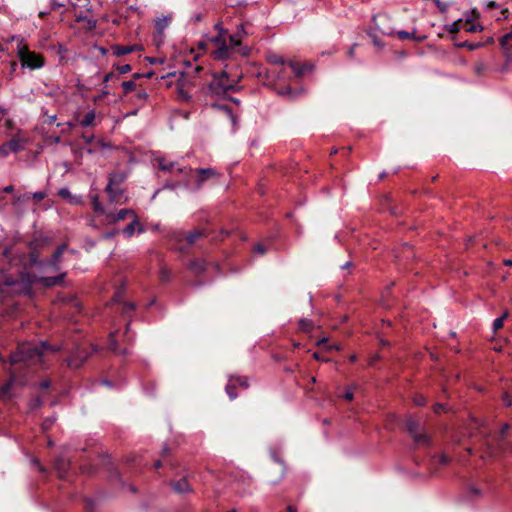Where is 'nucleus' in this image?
I'll return each instance as SVG.
<instances>
[{
    "mask_svg": "<svg viewBox=\"0 0 512 512\" xmlns=\"http://www.w3.org/2000/svg\"><path fill=\"white\" fill-rule=\"evenodd\" d=\"M58 349V347H52L46 342L22 343L18 346L17 350L10 355L9 362L11 365L23 363L27 366L42 364L46 352H55Z\"/></svg>",
    "mask_w": 512,
    "mask_h": 512,
    "instance_id": "f257e3e1",
    "label": "nucleus"
},
{
    "mask_svg": "<svg viewBox=\"0 0 512 512\" xmlns=\"http://www.w3.org/2000/svg\"><path fill=\"white\" fill-rule=\"evenodd\" d=\"M176 172L184 177V185L186 187H193L196 190L200 189L206 180L218 175V172L213 168H199L193 170L190 167L177 166Z\"/></svg>",
    "mask_w": 512,
    "mask_h": 512,
    "instance_id": "f03ea898",
    "label": "nucleus"
},
{
    "mask_svg": "<svg viewBox=\"0 0 512 512\" xmlns=\"http://www.w3.org/2000/svg\"><path fill=\"white\" fill-rule=\"evenodd\" d=\"M16 53L23 69L38 70L45 66L43 55L31 51L23 38H17Z\"/></svg>",
    "mask_w": 512,
    "mask_h": 512,
    "instance_id": "7ed1b4c3",
    "label": "nucleus"
},
{
    "mask_svg": "<svg viewBox=\"0 0 512 512\" xmlns=\"http://www.w3.org/2000/svg\"><path fill=\"white\" fill-rule=\"evenodd\" d=\"M31 290V282L24 275H3L0 278V294L3 296H12L27 294Z\"/></svg>",
    "mask_w": 512,
    "mask_h": 512,
    "instance_id": "20e7f679",
    "label": "nucleus"
},
{
    "mask_svg": "<svg viewBox=\"0 0 512 512\" xmlns=\"http://www.w3.org/2000/svg\"><path fill=\"white\" fill-rule=\"evenodd\" d=\"M238 83V79L230 77L225 71L213 75L208 85L211 94L216 96L224 95L227 91L234 90Z\"/></svg>",
    "mask_w": 512,
    "mask_h": 512,
    "instance_id": "39448f33",
    "label": "nucleus"
},
{
    "mask_svg": "<svg viewBox=\"0 0 512 512\" xmlns=\"http://www.w3.org/2000/svg\"><path fill=\"white\" fill-rule=\"evenodd\" d=\"M226 37L227 34H217L210 39V41L217 46V49L213 52L215 59H228L234 52V48H231V43L229 42V44H227Z\"/></svg>",
    "mask_w": 512,
    "mask_h": 512,
    "instance_id": "423d86ee",
    "label": "nucleus"
},
{
    "mask_svg": "<svg viewBox=\"0 0 512 512\" xmlns=\"http://www.w3.org/2000/svg\"><path fill=\"white\" fill-rule=\"evenodd\" d=\"M406 428L409 434L413 437L415 443L419 445H428L430 443L428 435L419 431L420 427L417 420L408 418L406 420Z\"/></svg>",
    "mask_w": 512,
    "mask_h": 512,
    "instance_id": "0eeeda50",
    "label": "nucleus"
},
{
    "mask_svg": "<svg viewBox=\"0 0 512 512\" xmlns=\"http://www.w3.org/2000/svg\"><path fill=\"white\" fill-rule=\"evenodd\" d=\"M29 142V137L22 130H17V132L12 136V138L7 141L10 150L13 153H17L26 148L27 143Z\"/></svg>",
    "mask_w": 512,
    "mask_h": 512,
    "instance_id": "6e6552de",
    "label": "nucleus"
},
{
    "mask_svg": "<svg viewBox=\"0 0 512 512\" xmlns=\"http://www.w3.org/2000/svg\"><path fill=\"white\" fill-rule=\"evenodd\" d=\"M105 192L107 193L108 200L111 204L122 205L128 202V196L121 186H114L111 190L109 189V186H106Z\"/></svg>",
    "mask_w": 512,
    "mask_h": 512,
    "instance_id": "1a4fd4ad",
    "label": "nucleus"
},
{
    "mask_svg": "<svg viewBox=\"0 0 512 512\" xmlns=\"http://www.w3.org/2000/svg\"><path fill=\"white\" fill-rule=\"evenodd\" d=\"M245 35H247V32L244 28V25H242V24L237 27V30L234 34L229 35V41L231 43V48H234V51H238L242 55L248 54L247 47L241 48V40Z\"/></svg>",
    "mask_w": 512,
    "mask_h": 512,
    "instance_id": "9d476101",
    "label": "nucleus"
},
{
    "mask_svg": "<svg viewBox=\"0 0 512 512\" xmlns=\"http://www.w3.org/2000/svg\"><path fill=\"white\" fill-rule=\"evenodd\" d=\"M89 357V353L82 347L77 346L75 351L66 359L67 365L71 368H79Z\"/></svg>",
    "mask_w": 512,
    "mask_h": 512,
    "instance_id": "9b49d317",
    "label": "nucleus"
},
{
    "mask_svg": "<svg viewBox=\"0 0 512 512\" xmlns=\"http://www.w3.org/2000/svg\"><path fill=\"white\" fill-rule=\"evenodd\" d=\"M104 216L109 222L117 223L126 219L129 216L133 218L134 216H136V214L132 209L124 208L118 211L117 213L106 211V214Z\"/></svg>",
    "mask_w": 512,
    "mask_h": 512,
    "instance_id": "f8f14e48",
    "label": "nucleus"
},
{
    "mask_svg": "<svg viewBox=\"0 0 512 512\" xmlns=\"http://www.w3.org/2000/svg\"><path fill=\"white\" fill-rule=\"evenodd\" d=\"M236 385L247 388L248 387L247 378H245V377L230 378L229 383L226 385V392L231 400H233L237 397V394L234 392Z\"/></svg>",
    "mask_w": 512,
    "mask_h": 512,
    "instance_id": "ddd939ff",
    "label": "nucleus"
},
{
    "mask_svg": "<svg viewBox=\"0 0 512 512\" xmlns=\"http://www.w3.org/2000/svg\"><path fill=\"white\" fill-rule=\"evenodd\" d=\"M8 373L10 374V379L0 386V399L3 400L11 398V390L16 381V373L11 368L8 369Z\"/></svg>",
    "mask_w": 512,
    "mask_h": 512,
    "instance_id": "4468645a",
    "label": "nucleus"
},
{
    "mask_svg": "<svg viewBox=\"0 0 512 512\" xmlns=\"http://www.w3.org/2000/svg\"><path fill=\"white\" fill-rule=\"evenodd\" d=\"M508 430H509V425L508 424L503 425V427L496 439V447H491L490 445L488 446L490 456H495L498 453H505V444H504L502 438Z\"/></svg>",
    "mask_w": 512,
    "mask_h": 512,
    "instance_id": "2eb2a0df",
    "label": "nucleus"
},
{
    "mask_svg": "<svg viewBox=\"0 0 512 512\" xmlns=\"http://www.w3.org/2000/svg\"><path fill=\"white\" fill-rule=\"evenodd\" d=\"M127 179V174L124 171H116L109 174L107 186L111 190L114 186H121Z\"/></svg>",
    "mask_w": 512,
    "mask_h": 512,
    "instance_id": "dca6fc26",
    "label": "nucleus"
},
{
    "mask_svg": "<svg viewBox=\"0 0 512 512\" xmlns=\"http://www.w3.org/2000/svg\"><path fill=\"white\" fill-rule=\"evenodd\" d=\"M136 226H138V232L139 233H142L144 231V229L140 226L139 224V221H138V218L137 216H134L132 218V221L131 223H129L124 229H123V234L126 236V237H131L133 236L134 232H135V228Z\"/></svg>",
    "mask_w": 512,
    "mask_h": 512,
    "instance_id": "f3484780",
    "label": "nucleus"
},
{
    "mask_svg": "<svg viewBox=\"0 0 512 512\" xmlns=\"http://www.w3.org/2000/svg\"><path fill=\"white\" fill-rule=\"evenodd\" d=\"M58 195L68 201L71 204H79L81 203V197L72 195L70 190L66 187L61 188L58 191Z\"/></svg>",
    "mask_w": 512,
    "mask_h": 512,
    "instance_id": "a211bd4d",
    "label": "nucleus"
},
{
    "mask_svg": "<svg viewBox=\"0 0 512 512\" xmlns=\"http://www.w3.org/2000/svg\"><path fill=\"white\" fill-rule=\"evenodd\" d=\"M156 162L158 163V167L160 170L164 172H172L177 164L173 161L168 160L165 157L156 158Z\"/></svg>",
    "mask_w": 512,
    "mask_h": 512,
    "instance_id": "6ab92c4d",
    "label": "nucleus"
},
{
    "mask_svg": "<svg viewBox=\"0 0 512 512\" xmlns=\"http://www.w3.org/2000/svg\"><path fill=\"white\" fill-rule=\"evenodd\" d=\"M156 162L158 163V167L160 170L164 172H172L177 164L173 161L168 160L165 157L156 158Z\"/></svg>",
    "mask_w": 512,
    "mask_h": 512,
    "instance_id": "aec40b11",
    "label": "nucleus"
},
{
    "mask_svg": "<svg viewBox=\"0 0 512 512\" xmlns=\"http://www.w3.org/2000/svg\"><path fill=\"white\" fill-rule=\"evenodd\" d=\"M69 465V461L64 457H59L54 462V468L61 477L67 472Z\"/></svg>",
    "mask_w": 512,
    "mask_h": 512,
    "instance_id": "412c9836",
    "label": "nucleus"
},
{
    "mask_svg": "<svg viewBox=\"0 0 512 512\" xmlns=\"http://www.w3.org/2000/svg\"><path fill=\"white\" fill-rule=\"evenodd\" d=\"M137 49L136 45L132 46H121V45H115L112 47L113 54L115 56H123L126 54H129Z\"/></svg>",
    "mask_w": 512,
    "mask_h": 512,
    "instance_id": "4be33fe9",
    "label": "nucleus"
},
{
    "mask_svg": "<svg viewBox=\"0 0 512 512\" xmlns=\"http://www.w3.org/2000/svg\"><path fill=\"white\" fill-rule=\"evenodd\" d=\"M172 488L175 492L181 493V494L186 493L191 490L189 483L187 482V480L185 478H183L179 481L173 482Z\"/></svg>",
    "mask_w": 512,
    "mask_h": 512,
    "instance_id": "5701e85b",
    "label": "nucleus"
},
{
    "mask_svg": "<svg viewBox=\"0 0 512 512\" xmlns=\"http://www.w3.org/2000/svg\"><path fill=\"white\" fill-rule=\"evenodd\" d=\"M65 275H66L65 273H61L60 275H58L56 277H43L41 279V282L46 287H52V286L60 284L61 281L64 279Z\"/></svg>",
    "mask_w": 512,
    "mask_h": 512,
    "instance_id": "b1692460",
    "label": "nucleus"
},
{
    "mask_svg": "<svg viewBox=\"0 0 512 512\" xmlns=\"http://www.w3.org/2000/svg\"><path fill=\"white\" fill-rule=\"evenodd\" d=\"M96 113L95 110H90L85 114L80 124L82 127H90L95 124Z\"/></svg>",
    "mask_w": 512,
    "mask_h": 512,
    "instance_id": "393cba45",
    "label": "nucleus"
},
{
    "mask_svg": "<svg viewBox=\"0 0 512 512\" xmlns=\"http://www.w3.org/2000/svg\"><path fill=\"white\" fill-rule=\"evenodd\" d=\"M90 199H91V203H92V206H93V210L96 213H98V214L105 215L106 214V210L102 206V204H101V202L99 200V196L97 194H94V195L90 196Z\"/></svg>",
    "mask_w": 512,
    "mask_h": 512,
    "instance_id": "a878e982",
    "label": "nucleus"
},
{
    "mask_svg": "<svg viewBox=\"0 0 512 512\" xmlns=\"http://www.w3.org/2000/svg\"><path fill=\"white\" fill-rule=\"evenodd\" d=\"M189 268L196 274H200L206 270V262L204 260L191 261Z\"/></svg>",
    "mask_w": 512,
    "mask_h": 512,
    "instance_id": "bb28decb",
    "label": "nucleus"
},
{
    "mask_svg": "<svg viewBox=\"0 0 512 512\" xmlns=\"http://www.w3.org/2000/svg\"><path fill=\"white\" fill-rule=\"evenodd\" d=\"M171 21L170 17L164 16L162 18H159L155 22L156 30L159 34H162L163 31L169 26Z\"/></svg>",
    "mask_w": 512,
    "mask_h": 512,
    "instance_id": "cd10ccee",
    "label": "nucleus"
},
{
    "mask_svg": "<svg viewBox=\"0 0 512 512\" xmlns=\"http://www.w3.org/2000/svg\"><path fill=\"white\" fill-rule=\"evenodd\" d=\"M67 249L66 245H60L52 256V265L57 269L56 265L60 261V258L64 251Z\"/></svg>",
    "mask_w": 512,
    "mask_h": 512,
    "instance_id": "c85d7f7f",
    "label": "nucleus"
},
{
    "mask_svg": "<svg viewBox=\"0 0 512 512\" xmlns=\"http://www.w3.org/2000/svg\"><path fill=\"white\" fill-rule=\"evenodd\" d=\"M203 236V231L201 230H194L193 232L189 233L186 236V240L188 244H194L197 239Z\"/></svg>",
    "mask_w": 512,
    "mask_h": 512,
    "instance_id": "c756f323",
    "label": "nucleus"
},
{
    "mask_svg": "<svg viewBox=\"0 0 512 512\" xmlns=\"http://www.w3.org/2000/svg\"><path fill=\"white\" fill-rule=\"evenodd\" d=\"M291 69L293 70V72L297 75V76H301L304 74V72L306 71V68L307 66L306 65H297L293 62H290L289 63Z\"/></svg>",
    "mask_w": 512,
    "mask_h": 512,
    "instance_id": "7c9ffc66",
    "label": "nucleus"
},
{
    "mask_svg": "<svg viewBox=\"0 0 512 512\" xmlns=\"http://www.w3.org/2000/svg\"><path fill=\"white\" fill-rule=\"evenodd\" d=\"M507 316H508V312L506 311V312H504V314L501 317H498L493 321V330L494 331H497L503 327L504 319H506Z\"/></svg>",
    "mask_w": 512,
    "mask_h": 512,
    "instance_id": "2f4dec72",
    "label": "nucleus"
},
{
    "mask_svg": "<svg viewBox=\"0 0 512 512\" xmlns=\"http://www.w3.org/2000/svg\"><path fill=\"white\" fill-rule=\"evenodd\" d=\"M108 348L110 350H112L113 352H120L118 350V344L116 342V339H115V332H111L110 335H109V344H108Z\"/></svg>",
    "mask_w": 512,
    "mask_h": 512,
    "instance_id": "473e14b6",
    "label": "nucleus"
},
{
    "mask_svg": "<svg viewBox=\"0 0 512 512\" xmlns=\"http://www.w3.org/2000/svg\"><path fill=\"white\" fill-rule=\"evenodd\" d=\"M135 87H136V84L132 80L122 82V88H123L124 94H128V93L132 92L135 89Z\"/></svg>",
    "mask_w": 512,
    "mask_h": 512,
    "instance_id": "72a5a7b5",
    "label": "nucleus"
},
{
    "mask_svg": "<svg viewBox=\"0 0 512 512\" xmlns=\"http://www.w3.org/2000/svg\"><path fill=\"white\" fill-rule=\"evenodd\" d=\"M31 199V194L30 193H25V194H21V195H15L14 196V203L15 204H19V203H24V202H27Z\"/></svg>",
    "mask_w": 512,
    "mask_h": 512,
    "instance_id": "f704fd0d",
    "label": "nucleus"
},
{
    "mask_svg": "<svg viewBox=\"0 0 512 512\" xmlns=\"http://www.w3.org/2000/svg\"><path fill=\"white\" fill-rule=\"evenodd\" d=\"M177 94L180 100L189 101L191 99L190 94L183 87L177 89Z\"/></svg>",
    "mask_w": 512,
    "mask_h": 512,
    "instance_id": "c9c22d12",
    "label": "nucleus"
},
{
    "mask_svg": "<svg viewBox=\"0 0 512 512\" xmlns=\"http://www.w3.org/2000/svg\"><path fill=\"white\" fill-rule=\"evenodd\" d=\"M299 326L303 331L308 332L312 329V322L308 319H301L299 321Z\"/></svg>",
    "mask_w": 512,
    "mask_h": 512,
    "instance_id": "e433bc0d",
    "label": "nucleus"
},
{
    "mask_svg": "<svg viewBox=\"0 0 512 512\" xmlns=\"http://www.w3.org/2000/svg\"><path fill=\"white\" fill-rule=\"evenodd\" d=\"M12 151L10 150L8 144L5 142L2 145H0V158L7 157Z\"/></svg>",
    "mask_w": 512,
    "mask_h": 512,
    "instance_id": "4c0bfd02",
    "label": "nucleus"
},
{
    "mask_svg": "<svg viewBox=\"0 0 512 512\" xmlns=\"http://www.w3.org/2000/svg\"><path fill=\"white\" fill-rule=\"evenodd\" d=\"M46 143L48 145H57L60 143V136L50 135L46 137Z\"/></svg>",
    "mask_w": 512,
    "mask_h": 512,
    "instance_id": "58836bf2",
    "label": "nucleus"
},
{
    "mask_svg": "<svg viewBox=\"0 0 512 512\" xmlns=\"http://www.w3.org/2000/svg\"><path fill=\"white\" fill-rule=\"evenodd\" d=\"M268 60L273 64H284L282 57L276 54L269 55Z\"/></svg>",
    "mask_w": 512,
    "mask_h": 512,
    "instance_id": "ea45409f",
    "label": "nucleus"
},
{
    "mask_svg": "<svg viewBox=\"0 0 512 512\" xmlns=\"http://www.w3.org/2000/svg\"><path fill=\"white\" fill-rule=\"evenodd\" d=\"M511 39H512V32H510V33H506L505 35H503V36L501 37V40H500V44H501V46H502L503 48H505V47L509 44V42H510V40H511Z\"/></svg>",
    "mask_w": 512,
    "mask_h": 512,
    "instance_id": "a19ab883",
    "label": "nucleus"
},
{
    "mask_svg": "<svg viewBox=\"0 0 512 512\" xmlns=\"http://www.w3.org/2000/svg\"><path fill=\"white\" fill-rule=\"evenodd\" d=\"M170 277H171V273H170V271L167 268H162L160 270V279H161V281L166 282V281H168L170 279Z\"/></svg>",
    "mask_w": 512,
    "mask_h": 512,
    "instance_id": "79ce46f5",
    "label": "nucleus"
},
{
    "mask_svg": "<svg viewBox=\"0 0 512 512\" xmlns=\"http://www.w3.org/2000/svg\"><path fill=\"white\" fill-rule=\"evenodd\" d=\"M31 194V198L37 200V201H41L43 200L46 196H47V192L46 191H37V192H34V193H30Z\"/></svg>",
    "mask_w": 512,
    "mask_h": 512,
    "instance_id": "37998d69",
    "label": "nucleus"
},
{
    "mask_svg": "<svg viewBox=\"0 0 512 512\" xmlns=\"http://www.w3.org/2000/svg\"><path fill=\"white\" fill-rule=\"evenodd\" d=\"M414 403L417 406H424L427 403V401L423 395H416L414 397Z\"/></svg>",
    "mask_w": 512,
    "mask_h": 512,
    "instance_id": "c03bdc74",
    "label": "nucleus"
},
{
    "mask_svg": "<svg viewBox=\"0 0 512 512\" xmlns=\"http://www.w3.org/2000/svg\"><path fill=\"white\" fill-rule=\"evenodd\" d=\"M116 70L119 74H125L131 70V66L129 64L118 65L116 66Z\"/></svg>",
    "mask_w": 512,
    "mask_h": 512,
    "instance_id": "a18cd8bd",
    "label": "nucleus"
},
{
    "mask_svg": "<svg viewBox=\"0 0 512 512\" xmlns=\"http://www.w3.org/2000/svg\"><path fill=\"white\" fill-rule=\"evenodd\" d=\"M135 309V304L132 302L125 303L122 308V313L127 314Z\"/></svg>",
    "mask_w": 512,
    "mask_h": 512,
    "instance_id": "49530a36",
    "label": "nucleus"
},
{
    "mask_svg": "<svg viewBox=\"0 0 512 512\" xmlns=\"http://www.w3.org/2000/svg\"><path fill=\"white\" fill-rule=\"evenodd\" d=\"M214 29L218 32V34H227V30L223 28L221 22L216 23L214 25Z\"/></svg>",
    "mask_w": 512,
    "mask_h": 512,
    "instance_id": "de8ad7c7",
    "label": "nucleus"
},
{
    "mask_svg": "<svg viewBox=\"0 0 512 512\" xmlns=\"http://www.w3.org/2000/svg\"><path fill=\"white\" fill-rule=\"evenodd\" d=\"M460 47H467L469 50H474L475 48L479 47L480 44H472L468 42H463L459 44Z\"/></svg>",
    "mask_w": 512,
    "mask_h": 512,
    "instance_id": "09e8293b",
    "label": "nucleus"
},
{
    "mask_svg": "<svg viewBox=\"0 0 512 512\" xmlns=\"http://www.w3.org/2000/svg\"><path fill=\"white\" fill-rule=\"evenodd\" d=\"M433 410L435 413L439 414L442 411H445V405L441 403H437L434 405Z\"/></svg>",
    "mask_w": 512,
    "mask_h": 512,
    "instance_id": "8fccbe9b",
    "label": "nucleus"
},
{
    "mask_svg": "<svg viewBox=\"0 0 512 512\" xmlns=\"http://www.w3.org/2000/svg\"><path fill=\"white\" fill-rule=\"evenodd\" d=\"M397 34H398V37H399L400 39H408V38H411V34H410L409 32H407V31H403V30H402V31H399Z\"/></svg>",
    "mask_w": 512,
    "mask_h": 512,
    "instance_id": "3c124183",
    "label": "nucleus"
},
{
    "mask_svg": "<svg viewBox=\"0 0 512 512\" xmlns=\"http://www.w3.org/2000/svg\"><path fill=\"white\" fill-rule=\"evenodd\" d=\"M136 96L138 100L145 101L148 97V94L145 91H139Z\"/></svg>",
    "mask_w": 512,
    "mask_h": 512,
    "instance_id": "603ef678",
    "label": "nucleus"
},
{
    "mask_svg": "<svg viewBox=\"0 0 512 512\" xmlns=\"http://www.w3.org/2000/svg\"><path fill=\"white\" fill-rule=\"evenodd\" d=\"M503 403L506 406H511L512 405V400H511L510 396L507 393H505L503 395Z\"/></svg>",
    "mask_w": 512,
    "mask_h": 512,
    "instance_id": "864d4df0",
    "label": "nucleus"
},
{
    "mask_svg": "<svg viewBox=\"0 0 512 512\" xmlns=\"http://www.w3.org/2000/svg\"><path fill=\"white\" fill-rule=\"evenodd\" d=\"M439 461L441 462V464L446 465V464H448V463H449L450 459H449V457H448V456H446L445 454H441V455L439 456Z\"/></svg>",
    "mask_w": 512,
    "mask_h": 512,
    "instance_id": "5fc2aeb1",
    "label": "nucleus"
},
{
    "mask_svg": "<svg viewBox=\"0 0 512 512\" xmlns=\"http://www.w3.org/2000/svg\"><path fill=\"white\" fill-rule=\"evenodd\" d=\"M108 94H109L108 91H103L100 95H98L97 97L94 98V102L98 103L99 101H101Z\"/></svg>",
    "mask_w": 512,
    "mask_h": 512,
    "instance_id": "6e6d98bb",
    "label": "nucleus"
},
{
    "mask_svg": "<svg viewBox=\"0 0 512 512\" xmlns=\"http://www.w3.org/2000/svg\"><path fill=\"white\" fill-rule=\"evenodd\" d=\"M255 251L258 252L259 254H264L266 249L263 245L261 244H256L255 245Z\"/></svg>",
    "mask_w": 512,
    "mask_h": 512,
    "instance_id": "4d7b16f0",
    "label": "nucleus"
},
{
    "mask_svg": "<svg viewBox=\"0 0 512 512\" xmlns=\"http://www.w3.org/2000/svg\"><path fill=\"white\" fill-rule=\"evenodd\" d=\"M54 423V419H47L44 421L43 423V429H48L52 426V424Z\"/></svg>",
    "mask_w": 512,
    "mask_h": 512,
    "instance_id": "13d9d810",
    "label": "nucleus"
},
{
    "mask_svg": "<svg viewBox=\"0 0 512 512\" xmlns=\"http://www.w3.org/2000/svg\"><path fill=\"white\" fill-rule=\"evenodd\" d=\"M344 398L348 401H351L353 399V392L352 390L348 389L345 394H344Z\"/></svg>",
    "mask_w": 512,
    "mask_h": 512,
    "instance_id": "bf43d9fd",
    "label": "nucleus"
},
{
    "mask_svg": "<svg viewBox=\"0 0 512 512\" xmlns=\"http://www.w3.org/2000/svg\"><path fill=\"white\" fill-rule=\"evenodd\" d=\"M115 77V74L113 72H110L108 74L105 75L104 77V82L107 83L109 82L110 80H112L113 78Z\"/></svg>",
    "mask_w": 512,
    "mask_h": 512,
    "instance_id": "052dcab7",
    "label": "nucleus"
},
{
    "mask_svg": "<svg viewBox=\"0 0 512 512\" xmlns=\"http://www.w3.org/2000/svg\"><path fill=\"white\" fill-rule=\"evenodd\" d=\"M458 30H459V28H458V22H453V23L451 24V26H450L449 31H450V32H457Z\"/></svg>",
    "mask_w": 512,
    "mask_h": 512,
    "instance_id": "680f3d73",
    "label": "nucleus"
},
{
    "mask_svg": "<svg viewBox=\"0 0 512 512\" xmlns=\"http://www.w3.org/2000/svg\"><path fill=\"white\" fill-rule=\"evenodd\" d=\"M466 30H467V31H469V32H476V31H478V30H479V28H478L476 25H474V24H470V25L466 28Z\"/></svg>",
    "mask_w": 512,
    "mask_h": 512,
    "instance_id": "e2e57ef3",
    "label": "nucleus"
},
{
    "mask_svg": "<svg viewBox=\"0 0 512 512\" xmlns=\"http://www.w3.org/2000/svg\"><path fill=\"white\" fill-rule=\"evenodd\" d=\"M2 191L5 193H12L14 191V186L13 185L5 186Z\"/></svg>",
    "mask_w": 512,
    "mask_h": 512,
    "instance_id": "0e129e2a",
    "label": "nucleus"
},
{
    "mask_svg": "<svg viewBox=\"0 0 512 512\" xmlns=\"http://www.w3.org/2000/svg\"><path fill=\"white\" fill-rule=\"evenodd\" d=\"M46 116H47V120H44L43 121L44 123H52L53 121L56 120V115L49 116V115L46 114Z\"/></svg>",
    "mask_w": 512,
    "mask_h": 512,
    "instance_id": "69168bd1",
    "label": "nucleus"
},
{
    "mask_svg": "<svg viewBox=\"0 0 512 512\" xmlns=\"http://www.w3.org/2000/svg\"><path fill=\"white\" fill-rule=\"evenodd\" d=\"M33 463L38 467L40 472H44L45 471V469L40 465V463L38 462L37 459H34Z\"/></svg>",
    "mask_w": 512,
    "mask_h": 512,
    "instance_id": "338daca9",
    "label": "nucleus"
},
{
    "mask_svg": "<svg viewBox=\"0 0 512 512\" xmlns=\"http://www.w3.org/2000/svg\"><path fill=\"white\" fill-rule=\"evenodd\" d=\"M40 386H41V388L46 389V388H48L50 386V382L49 381H43V382H41Z\"/></svg>",
    "mask_w": 512,
    "mask_h": 512,
    "instance_id": "774afa93",
    "label": "nucleus"
}]
</instances>
